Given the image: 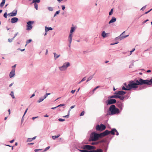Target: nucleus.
<instances>
[{
  "mask_svg": "<svg viewBox=\"0 0 152 152\" xmlns=\"http://www.w3.org/2000/svg\"><path fill=\"white\" fill-rule=\"evenodd\" d=\"M116 106L121 110H122L123 109L124 104L123 103L121 102L118 101L116 102Z\"/></svg>",
  "mask_w": 152,
  "mask_h": 152,
  "instance_id": "11",
  "label": "nucleus"
},
{
  "mask_svg": "<svg viewBox=\"0 0 152 152\" xmlns=\"http://www.w3.org/2000/svg\"><path fill=\"white\" fill-rule=\"evenodd\" d=\"M36 137V136L32 138H29V142H31L32 140H34Z\"/></svg>",
  "mask_w": 152,
  "mask_h": 152,
  "instance_id": "33",
  "label": "nucleus"
},
{
  "mask_svg": "<svg viewBox=\"0 0 152 152\" xmlns=\"http://www.w3.org/2000/svg\"><path fill=\"white\" fill-rule=\"evenodd\" d=\"M94 75V74H93V75L90 76L88 78V79L86 80V82H88V81H90V80H91L93 78Z\"/></svg>",
  "mask_w": 152,
  "mask_h": 152,
  "instance_id": "24",
  "label": "nucleus"
},
{
  "mask_svg": "<svg viewBox=\"0 0 152 152\" xmlns=\"http://www.w3.org/2000/svg\"><path fill=\"white\" fill-rule=\"evenodd\" d=\"M75 31V27L74 26H72L71 28L70 33H72Z\"/></svg>",
  "mask_w": 152,
  "mask_h": 152,
  "instance_id": "23",
  "label": "nucleus"
},
{
  "mask_svg": "<svg viewBox=\"0 0 152 152\" xmlns=\"http://www.w3.org/2000/svg\"><path fill=\"white\" fill-rule=\"evenodd\" d=\"M48 9L50 11H52L53 10V7H48Z\"/></svg>",
  "mask_w": 152,
  "mask_h": 152,
  "instance_id": "34",
  "label": "nucleus"
},
{
  "mask_svg": "<svg viewBox=\"0 0 152 152\" xmlns=\"http://www.w3.org/2000/svg\"><path fill=\"white\" fill-rule=\"evenodd\" d=\"M125 31L123 32L122 34H121L120 36H119L118 37H116L115 38V40H117L118 39H119L120 40H121L122 39L125 38L127 37H128L129 36V35H127L126 36H123V34L125 33Z\"/></svg>",
  "mask_w": 152,
  "mask_h": 152,
  "instance_id": "9",
  "label": "nucleus"
},
{
  "mask_svg": "<svg viewBox=\"0 0 152 152\" xmlns=\"http://www.w3.org/2000/svg\"><path fill=\"white\" fill-rule=\"evenodd\" d=\"M42 150V149H35L34 150V151L35 152H37L38 151H39V150Z\"/></svg>",
  "mask_w": 152,
  "mask_h": 152,
  "instance_id": "64",
  "label": "nucleus"
},
{
  "mask_svg": "<svg viewBox=\"0 0 152 152\" xmlns=\"http://www.w3.org/2000/svg\"><path fill=\"white\" fill-rule=\"evenodd\" d=\"M116 102V100L114 99H108L106 101V103L107 105L112 104Z\"/></svg>",
  "mask_w": 152,
  "mask_h": 152,
  "instance_id": "8",
  "label": "nucleus"
},
{
  "mask_svg": "<svg viewBox=\"0 0 152 152\" xmlns=\"http://www.w3.org/2000/svg\"><path fill=\"white\" fill-rule=\"evenodd\" d=\"M14 39H13V38H12V39H8V42H12V41Z\"/></svg>",
  "mask_w": 152,
  "mask_h": 152,
  "instance_id": "41",
  "label": "nucleus"
},
{
  "mask_svg": "<svg viewBox=\"0 0 152 152\" xmlns=\"http://www.w3.org/2000/svg\"><path fill=\"white\" fill-rule=\"evenodd\" d=\"M4 16L5 18H7V12H5L4 15Z\"/></svg>",
  "mask_w": 152,
  "mask_h": 152,
  "instance_id": "58",
  "label": "nucleus"
},
{
  "mask_svg": "<svg viewBox=\"0 0 152 152\" xmlns=\"http://www.w3.org/2000/svg\"><path fill=\"white\" fill-rule=\"evenodd\" d=\"M86 80V77H84L82 80H81V81H83Z\"/></svg>",
  "mask_w": 152,
  "mask_h": 152,
  "instance_id": "61",
  "label": "nucleus"
},
{
  "mask_svg": "<svg viewBox=\"0 0 152 152\" xmlns=\"http://www.w3.org/2000/svg\"><path fill=\"white\" fill-rule=\"evenodd\" d=\"M75 107V105H73V106H71L70 109H69V111H68V112H69L70 113V111H71V110L73 108H74Z\"/></svg>",
  "mask_w": 152,
  "mask_h": 152,
  "instance_id": "37",
  "label": "nucleus"
},
{
  "mask_svg": "<svg viewBox=\"0 0 152 152\" xmlns=\"http://www.w3.org/2000/svg\"><path fill=\"white\" fill-rule=\"evenodd\" d=\"M105 142V141L103 140L99 141H98V142H99V143H102V142Z\"/></svg>",
  "mask_w": 152,
  "mask_h": 152,
  "instance_id": "54",
  "label": "nucleus"
},
{
  "mask_svg": "<svg viewBox=\"0 0 152 152\" xmlns=\"http://www.w3.org/2000/svg\"><path fill=\"white\" fill-rule=\"evenodd\" d=\"M110 133L111 134V131H110L107 130H106L104 132L100 134L101 137L106 136Z\"/></svg>",
  "mask_w": 152,
  "mask_h": 152,
  "instance_id": "10",
  "label": "nucleus"
},
{
  "mask_svg": "<svg viewBox=\"0 0 152 152\" xmlns=\"http://www.w3.org/2000/svg\"><path fill=\"white\" fill-rule=\"evenodd\" d=\"M53 30L52 28L51 27H47V26L45 27V31L47 32L49 30Z\"/></svg>",
  "mask_w": 152,
  "mask_h": 152,
  "instance_id": "20",
  "label": "nucleus"
},
{
  "mask_svg": "<svg viewBox=\"0 0 152 152\" xmlns=\"http://www.w3.org/2000/svg\"><path fill=\"white\" fill-rule=\"evenodd\" d=\"M88 152H95V150H88Z\"/></svg>",
  "mask_w": 152,
  "mask_h": 152,
  "instance_id": "56",
  "label": "nucleus"
},
{
  "mask_svg": "<svg viewBox=\"0 0 152 152\" xmlns=\"http://www.w3.org/2000/svg\"><path fill=\"white\" fill-rule=\"evenodd\" d=\"M118 96L119 95H112V96H110L108 98L109 99L113 98H116V99L118 98Z\"/></svg>",
  "mask_w": 152,
  "mask_h": 152,
  "instance_id": "21",
  "label": "nucleus"
},
{
  "mask_svg": "<svg viewBox=\"0 0 152 152\" xmlns=\"http://www.w3.org/2000/svg\"><path fill=\"white\" fill-rule=\"evenodd\" d=\"M60 11V10H58L56 12L55 14H56V15H58Z\"/></svg>",
  "mask_w": 152,
  "mask_h": 152,
  "instance_id": "52",
  "label": "nucleus"
},
{
  "mask_svg": "<svg viewBox=\"0 0 152 152\" xmlns=\"http://www.w3.org/2000/svg\"><path fill=\"white\" fill-rule=\"evenodd\" d=\"M82 148L83 149H86V150H95L94 149H96V147L95 146H92L88 145H83L82 146Z\"/></svg>",
  "mask_w": 152,
  "mask_h": 152,
  "instance_id": "7",
  "label": "nucleus"
},
{
  "mask_svg": "<svg viewBox=\"0 0 152 152\" xmlns=\"http://www.w3.org/2000/svg\"><path fill=\"white\" fill-rule=\"evenodd\" d=\"M60 135H57V136H52V137L53 139L55 140L56 138L60 136Z\"/></svg>",
  "mask_w": 152,
  "mask_h": 152,
  "instance_id": "32",
  "label": "nucleus"
},
{
  "mask_svg": "<svg viewBox=\"0 0 152 152\" xmlns=\"http://www.w3.org/2000/svg\"><path fill=\"white\" fill-rule=\"evenodd\" d=\"M85 113V112L84 111H83L80 115V116H82L84 115Z\"/></svg>",
  "mask_w": 152,
  "mask_h": 152,
  "instance_id": "48",
  "label": "nucleus"
},
{
  "mask_svg": "<svg viewBox=\"0 0 152 152\" xmlns=\"http://www.w3.org/2000/svg\"><path fill=\"white\" fill-rule=\"evenodd\" d=\"M17 10H14L12 12L8 14L9 16H15L17 13Z\"/></svg>",
  "mask_w": 152,
  "mask_h": 152,
  "instance_id": "12",
  "label": "nucleus"
},
{
  "mask_svg": "<svg viewBox=\"0 0 152 152\" xmlns=\"http://www.w3.org/2000/svg\"><path fill=\"white\" fill-rule=\"evenodd\" d=\"M126 93V92L123 91H116L114 93L115 95H123Z\"/></svg>",
  "mask_w": 152,
  "mask_h": 152,
  "instance_id": "13",
  "label": "nucleus"
},
{
  "mask_svg": "<svg viewBox=\"0 0 152 152\" xmlns=\"http://www.w3.org/2000/svg\"><path fill=\"white\" fill-rule=\"evenodd\" d=\"M40 1V0H33L32 3L35 4H37V3H39Z\"/></svg>",
  "mask_w": 152,
  "mask_h": 152,
  "instance_id": "27",
  "label": "nucleus"
},
{
  "mask_svg": "<svg viewBox=\"0 0 152 152\" xmlns=\"http://www.w3.org/2000/svg\"><path fill=\"white\" fill-rule=\"evenodd\" d=\"M10 94L13 99L15 98V97L14 95V92L13 91H11Z\"/></svg>",
  "mask_w": 152,
  "mask_h": 152,
  "instance_id": "30",
  "label": "nucleus"
},
{
  "mask_svg": "<svg viewBox=\"0 0 152 152\" xmlns=\"http://www.w3.org/2000/svg\"><path fill=\"white\" fill-rule=\"evenodd\" d=\"M18 18L16 17H14L11 19V22L12 23H15L18 21Z\"/></svg>",
  "mask_w": 152,
  "mask_h": 152,
  "instance_id": "17",
  "label": "nucleus"
},
{
  "mask_svg": "<svg viewBox=\"0 0 152 152\" xmlns=\"http://www.w3.org/2000/svg\"><path fill=\"white\" fill-rule=\"evenodd\" d=\"M152 10V9H151L150 10H149V11H148L147 12H145V14H147V13H148V12H149L150 11H151V10Z\"/></svg>",
  "mask_w": 152,
  "mask_h": 152,
  "instance_id": "63",
  "label": "nucleus"
},
{
  "mask_svg": "<svg viewBox=\"0 0 152 152\" xmlns=\"http://www.w3.org/2000/svg\"><path fill=\"white\" fill-rule=\"evenodd\" d=\"M116 19L114 17H113L109 21L108 23L110 24L111 23H114L116 21Z\"/></svg>",
  "mask_w": 152,
  "mask_h": 152,
  "instance_id": "18",
  "label": "nucleus"
},
{
  "mask_svg": "<svg viewBox=\"0 0 152 152\" xmlns=\"http://www.w3.org/2000/svg\"><path fill=\"white\" fill-rule=\"evenodd\" d=\"M135 50V49L134 48H133L131 51H130V55H131L132 52H134Z\"/></svg>",
  "mask_w": 152,
  "mask_h": 152,
  "instance_id": "45",
  "label": "nucleus"
},
{
  "mask_svg": "<svg viewBox=\"0 0 152 152\" xmlns=\"http://www.w3.org/2000/svg\"><path fill=\"white\" fill-rule=\"evenodd\" d=\"M113 9H112L109 12V14L110 15H111L113 13Z\"/></svg>",
  "mask_w": 152,
  "mask_h": 152,
  "instance_id": "38",
  "label": "nucleus"
},
{
  "mask_svg": "<svg viewBox=\"0 0 152 152\" xmlns=\"http://www.w3.org/2000/svg\"><path fill=\"white\" fill-rule=\"evenodd\" d=\"M34 21H29V23L30 22V24H31V25L32 24L34 23Z\"/></svg>",
  "mask_w": 152,
  "mask_h": 152,
  "instance_id": "62",
  "label": "nucleus"
},
{
  "mask_svg": "<svg viewBox=\"0 0 152 152\" xmlns=\"http://www.w3.org/2000/svg\"><path fill=\"white\" fill-rule=\"evenodd\" d=\"M134 66V63L133 62L129 66V68H131L133 66Z\"/></svg>",
  "mask_w": 152,
  "mask_h": 152,
  "instance_id": "44",
  "label": "nucleus"
},
{
  "mask_svg": "<svg viewBox=\"0 0 152 152\" xmlns=\"http://www.w3.org/2000/svg\"><path fill=\"white\" fill-rule=\"evenodd\" d=\"M95 152H103L102 149L100 148H98L95 150Z\"/></svg>",
  "mask_w": 152,
  "mask_h": 152,
  "instance_id": "28",
  "label": "nucleus"
},
{
  "mask_svg": "<svg viewBox=\"0 0 152 152\" xmlns=\"http://www.w3.org/2000/svg\"><path fill=\"white\" fill-rule=\"evenodd\" d=\"M58 120L59 121H61V122L63 121H65V119H63L61 118H59Z\"/></svg>",
  "mask_w": 152,
  "mask_h": 152,
  "instance_id": "47",
  "label": "nucleus"
},
{
  "mask_svg": "<svg viewBox=\"0 0 152 152\" xmlns=\"http://www.w3.org/2000/svg\"><path fill=\"white\" fill-rule=\"evenodd\" d=\"M53 54L54 55V59L55 60H56L57 58H58L60 56V55H58L57 54L55 53H54Z\"/></svg>",
  "mask_w": 152,
  "mask_h": 152,
  "instance_id": "22",
  "label": "nucleus"
},
{
  "mask_svg": "<svg viewBox=\"0 0 152 152\" xmlns=\"http://www.w3.org/2000/svg\"><path fill=\"white\" fill-rule=\"evenodd\" d=\"M72 33H69V34L68 37V41L69 42L71 43L72 41Z\"/></svg>",
  "mask_w": 152,
  "mask_h": 152,
  "instance_id": "16",
  "label": "nucleus"
},
{
  "mask_svg": "<svg viewBox=\"0 0 152 152\" xmlns=\"http://www.w3.org/2000/svg\"><path fill=\"white\" fill-rule=\"evenodd\" d=\"M50 148V147L49 146L47 147L46 148H45V149H44V151H46L48 150Z\"/></svg>",
  "mask_w": 152,
  "mask_h": 152,
  "instance_id": "40",
  "label": "nucleus"
},
{
  "mask_svg": "<svg viewBox=\"0 0 152 152\" xmlns=\"http://www.w3.org/2000/svg\"><path fill=\"white\" fill-rule=\"evenodd\" d=\"M34 8L36 10H37L38 9V5L37 4H34Z\"/></svg>",
  "mask_w": 152,
  "mask_h": 152,
  "instance_id": "39",
  "label": "nucleus"
},
{
  "mask_svg": "<svg viewBox=\"0 0 152 152\" xmlns=\"http://www.w3.org/2000/svg\"><path fill=\"white\" fill-rule=\"evenodd\" d=\"M145 87L144 86H140V87L138 89V90H140L142 89H145Z\"/></svg>",
  "mask_w": 152,
  "mask_h": 152,
  "instance_id": "36",
  "label": "nucleus"
},
{
  "mask_svg": "<svg viewBox=\"0 0 152 152\" xmlns=\"http://www.w3.org/2000/svg\"><path fill=\"white\" fill-rule=\"evenodd\" d=\"M129 84H128V85L126 86V88L127 89H129V90L131 89V88H130V87H129Z\"/></svg>",
  "mask_w": 152,
  "mask_h": 152,
  "instance_id": "55",
  "label": "nucleus"
},
{
  "mask_svg": "<svg viewBox=\"0 0 152 152\" xmlns=\"http://www.w3.org/2000/svg\"><path fill=\"white\" fill-rule=\"evenodd\" d=\"M61 7L63 10H64L65 8V7L64 5H62Z\"/></svg>",
  "mask_w": 152,
  "mask_h": 152,
  "instance_id": "59",
  "label": "nucleus"
},
{
  "mask_svg": "<svg viewBox=\"0 0 152 152\" xmlns=\"http://www.w3.org/2000/svg\"><path fill=\"white\" fill-rule=\"evenodd\" d=\"M137 81H138V80H137L135 81H130L129 83V87H130V88L131 89L138 88V86L139 85V84H138Z\"/></svg>",
  "mask_w": 152,
  "mask_h": 152,
  "instance_id": "4",
  "label": "nucleus"
},
{
  "mask_svg": "<svg viewBox=\"0 0 152 152\" xmlns=\"http://www.w3.org/2000/svg\"><path fill=\"white\" fill-rule=\"evenodd\" d=\"M32 26L30 24H29V30L31 29L32 28Z\"/></svg>",
  "mask_w": 152,
  "mask_h": 152,
  "instance_id": "51",
  "label": "nucleus"
},
{
  "mask_svg": "<svg viewBox=\"0 0 152 152\" xmlns=\"http://www.w3.org/2000/svg\"><path fill=\"white\" fill-rule=\"evenodd\" d=\"M28 110V108H27L26 110H25V112H24V114L22 117V120H21V121H23V117H24V115H25V114H26V112H27V110Z\"/></svg>",
  "mask_w": 152,
  "mask_h": 152,
  "instance_id": "42",
  "label": "nucleus"
},
{
  "mask_svg": "<svg viewBox=\"0 0 152 152\" xmlns=\"http://www.w3.org/2000/svg\"><path fill=\"white\" fill-rule=\"evenodd\" d=\"M109 33H105V31H103L102 34V36L103 38H105L106 37L108 36V35L109 34Z\"/></svg>",
  "mask_w": 152,
  "mask_h": 152,
  "instance_id": "19",
  "label": "nucleus"
},
{
  "mask_svg": "<svg viewBox=\"0 0 152 152\" xmlns=\"http://www.w3.org/2000/svg\"><path fill=\"white\" fill-rule=\"evenodd\" d=\"M94 142H92L91 143V144L92 145H97L99 143V142H98V141H94Z\"/></svg>",
  "mask_w": 152,
  "mask_h": 152,
  "instance_id": "29",
  "label": "nucleus"
},
{
  "mask_svg": "<svg viewBox=\"0 0 152 152\" xmlns=\"http://www.w3.org/2000/svg\"><path fill=\"white\" fill-rule=\"evenodd\" d=\"M106 128L105 126L102 124H101L100 125H97L96 126V129L97 131H102Z\"/></svg>",
  "mask_w": 152,
  "mask_h": 152,
  "instance_id": "6",
  "label": "nucleus"
},
{
  "mask_svg": "<svg viewBox=\"0 0 152 152\" xmlns=\"http://www.w3.org/2000/svg\"><path fill=\"white\" fill-rule=\"evenodd\" d=\"M64 105H65V104H59V105H58V106H57V107H62V106H64Z\"/></svg>",
  "mask_w": 152,
  "mask_h": 152,
  "instance_id": "57",
  "label": "nucleus"
},
{
  "mask_svg": "<svg viewBox=\"0 0 152 152\" xmlns=\"http://www.w3.org/2000/svg\"><path fill=\"white\" fill-rule=\"evenodd\" d=\"M99 137H101L100 134L95 132H92L90 135L89 140L90 141H96L97 140Z\"/></svg>",
  "mask_w": 152,
  "mask_h": 152,
  "instance_id": "3",
  "label": "nucleus"
},
{
  "mask_svg": "<svg viewBox=\"0 0 152 152\" xmlns=\"http://www.w3.org/2000/svg\"><path fill=\"white\" fill-rule=\"evenodd\" d=\"M27 25H26V30H28V21L27 22Z\"/></svg>",
  "mask_w": 152,
  "mask_h": 152,
  "instance_id": "49",
  "label": "nucleus"
},
{
  "mask_svg": "<svg viewBox=\"0 0 152 152\" xmlns=\"http://www.w3.org/2000/svg\"><path fill=\"white\" fill-rule=\"evenodd\" d=\"M47 96H48L46 94L44 95V96L42 97L45 99L47 97Z\"/></svg>",
  "mask_w": 152,
  "mask_h": 152,
  "instance_id": "60",
  "label": "nucleus"
},
{
  "mask_svg": "<svg viewBox=\"0 0 152 152\" xmlns=\"http://www.w3.org/2000/svg\"><path fill=\"white\" fill-rule=\"evenodd\" d=\"M69 112H68V114L64 116H63V117L64 118H68L69 117Z\"/></svg>",
  "mask_w": 152,
  "mask_h": 152,
  "instance_id": "35",
  "label": "nucleus"
},
{
  "mask_svg": "<svg viewBox=\"0 0 152 152\" xmlns=\"http://www.w3.org/2000/svg\"><path fill=\"white\" fill-rule=\"evenodd\" d=\"M15 75V69H12L9 74V77L10 78L13 77Z\"/></svg>",
  "mask_w": 152,
  "mask_h": 152,
  "instance_id": "14",
  "label": "nucleus"
},
{
  "mask_svg": "<svg viewBox=\"0 0 152 152\" xmlns=\"http://www.w3.org/2000/svg\"><path fill=\"white\" fill-rule=\"evenodd\" d=\"M5 1V0H2V2L0 4V7H2L4 6Z\"/></svg>",
  "mask_w": 152,
  "mask_h": 152,
  "instance_id": "26",
  "label": "nucleus"
},
{
  "mask_svg": "<svg viewBox=\"0 0 152 152\" xmlns=\"http://www.w3.org/2000/svg\"><path fill=\"white\" fill-rule=\"evenodd\" d=\"M44 99L43 97H41L37 101V102L38 103H40L42 102Z\"/></svg>",
  "mask_w": 152,
  "mask_h": 152,
  "instance_id": "25",
  "label": "nucleus"
},
{
  "mask_svg": "<svg viewBox=\"0 0 152 152\" xmlns=\"http://www.w3.org/2000/svg\"><path fill=\"white\" fill-rule=\"evenodd\" d=\"M115 132H116V135H119V133L117 131V130L115 128L113 129L111 131V134L112 135H115Z\"/></svg>",
  "mask_w": 152,
  "mask_h": 152,
  "instance_id": "15",
  "label": "nucleus"
},
{
  "mask_svg": "<svg viewBox=\"0 0 152 152\" xmlns=\"http://www.w3.org/2000/svg\"><path fill=\"white\" fill-rule=\"evenodd\" d=\"M99 87V86H97L92 91V92H94L97 89V88Z\"/></svg>",
  "mask_w": 152,
  "mask_h": 152,
  "instance_id": "50",
  "label": "nucleus"
},
{
  "mask_svg": "<svg viewBox=\"0 0 152 152\" xmlns=\"http://www.w3.org/2000/svg\"><path fill=\"white\" fill-rule=\"evenodd\" d=\"M138 84L139 85H143L145 84L147 85H151L152 84V78H151L150 80H143L142 78H140L138 79Z\"/></svg>",
  "mask_w": 152,
  "mask_h": 152,
  "instance_id": "2",
  "label": "nucleus"
},
{
  "mask_svg": "<svg viewBox=\"0 0 152 152\" xmlns=\"http://www.w3.org/2000/svg\"><path fill=\"white\" fill-rule=\"evenodd\" d=\"M120 113L119 109L116 108L114 104H112L110 107L108 111L107 114L109 115H113L118 114Z\"/></svg>",
  "mask_w": 152,
  "mask_h": 152,
  "instance_id": "1",
  "label": "nucleus"
},
{
  "mask_svg": "<svg viewBox=\"0 0 152 152\" xmlns=\"http://www.w3.org/2000/svg\"><path fill=\"white\" fill-rule=\"evenodd\" d=\"M108 145L107 146H104V149H105V152H107V150L108 148Z\"/></svg>",
  "mask_w": 152,
  "mask_h": 152,
  "instance_id": "53",
  "label": "nucleus"
},
{
  "mask_svg": "<svg viewBox=\"0 0 152 152\" xmlns=\"http://www.w3.org/2000/svg\"><path fill=\"white\" fill-rule=\"evenodd\" d=\"M146 5H145V6H144L141 9V10H142V11H143L146 8Z\"/></svg>",
  "mask_w": 152,
  "mask_h": 152,
  "instance_id": "46",
  "label": "nucleus"
},
{
  "mask_svg": "<svg viewBox=\"0 0 152 152\" xmlns=\"http://www.w3.org/2000/svg\"><path fill=\"white\" fill-rule=\"evenodd\" d=\"M122 89L124 90H129V89H127L126 88V87L124 86H123L122 87Z\"/></svg>",
  "mask_w": 152,
  "mask_h": 152,
  "instance_id": "43",
  "label": "nucleus"
},
{
  "mask_svg": "<svg viewBox=\"0 0 152 152\" xmlns=\"http://www.w3.org/2000/svg\"><path fill=\"white\" fill-rule=\"evenodd\" d=\"M70 65V64L69 62H66L63 64L62 66H59L58 68L61 71H64L66 70Z\"/></svg>",
  "mask_w": 152,
  "mask_h": 152,
  "instance_id": "5",
  "label": "nucleus"
},
{
  "mask_svg": "<svg viewBox=\"0 0 152 152\" xmlns=\"http://www.w3.org/2000/svg\"><path fill=\"white\" fill-rule=\"evenodd\" d=\"M118 98L120 99V100H123L125 98V97L123 96H121L120 95L118 96Z\"/></svg>",
  "mask_w": 152,
  "mask_h": 152,
  "instance_id": "31",
  "label": "nucleus"
}]
</instances>
